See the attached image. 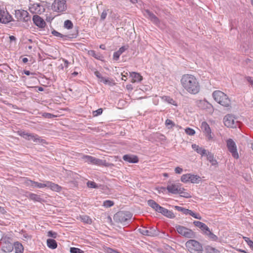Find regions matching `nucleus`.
I'll return each mask as SVG.
<instances>
[{
  "label": "nucleus",
  "instance_id": "f257e3e1",
  "mask_svg": "<svg viewBox=\"0 0 253 253\" xmlns=\"http://www.w3.org/2000/svg\"><path fill=\"white\" fill-rule=\"evenodd\" d=\"M180 83L183 89L191 94H197L200 90V85L198 79L191 74L183 75Z\"/></svg>",
  "mask_w": 253,
  "mask_h": 253
},
{
  "label": "nucleus",
  "instance_id": "f03ea898",
  "mask_svg": "<svg viewBox=\"0 0 253 253\" xmlns=\"http://www.w3.org/2000/svg\"><path fill=\"white\" fill-rule=\"evenodd\" d=\"M214 100L221 105L228 107L230 106L231 101L228 96L220 90H215L212 93Z\"/></svg>",
  "mask_w": 253,
  "mask_h": 253
},
{
  "label": "nucleus",
  "instance_id": "7ed1b4c3",
  "mask_svg": "<svg viewBox=\"0 0 253 253\" xmlns=\"http://www.w3.org/2000/svg\"><path fill=\"white\" fill-rule=\"evenodd\" d=\"M185 246L191 253H203L202 245L195 240H189L185 243Z\"/></svg>",
  "mask_w": 253,
  "mask_h": 253
},
{
  "label": "nucleus",
  "instance_id": "20e7f679",
  "mask_svg": "<svg viewBox=\"0 0 253 253\" xmlns=\"http://www.w3.org/2000/svg\"><path fill=\"white\" fill-rule=\"evenodd\" d=\"M132 217V214L128 211H120L114 215V219L117 221L124 224L130 220Z\"/></svg>",
  "mask_w": 253,
  "mask_h": 253
},
{
  "label": "nucleus",
  "instance_id": "39448f33",
  "mask_svg": "<svg viewBox=\"0 0 253 253\" xmlns=\"http://www.w3.org/2000/svg\"><path fill=\"white\" fill-rule=\"evenodd\" d=\"M83 158L84 159L85 162L88 164L96 165L98 166H104L106 167H109L112 164L106 162L105 160L99 159L91 156L85 155L84 156Z\"/></svg>",
  "mask_w": 253,
  "mask_h": 253
},
{
  "label": "nucleus",
  "instance_id": "423d86ee",
  "mask_svg": "<svg viewBox=\"0 0 253 253\" xmlns=\"http://www.w3.org/2000/svg\"><path fill=\"white\" fill-rule=\"evenodd\" d=\"M52 9L58 13L65 11L67 8V4L65 0H54L51 5Z\"/></svg>",
  "mask_w": 253,
  "mask_h": 253
},
{
  "label": "nucleus",
  "instance_id": "0eeeda50",
  "mask_svg": "<svg viewBox=\"0 0 253 253\" xmlns=\"http://www.w3.org/2000/svg\"><path fill=\"white\" fill-rule=\"evenodd\" d=\"M19 135L23 137L26 140H33V142L36 143H44L45 142V140L42 139L40 136L37 134L33 133H29L25 131H20L19 132Z\"/></svg>",
  "mask_w": 253,
  "mask_h": 253
},
{
  "label": "nucleus",
  "instance_id": "6e6552de",
  "mask_svg": "<svg viewBox=\"0 0 253 253\" xmlns=\"http://www.w3.org/2000/svg\"><path fill=\"white\" fill-rule=\"evenodd\" d=\"M175 228L179 234L186 238H194L195 237V233L189 228L179 225H175Z\"/></svg>",
  "mask_w": 253,
  "mask_h": 253
},
{
  "label": "nucleus",
  "instance_id": "1a4fd4ad",
  "mask_svg": "<svg viewBox=\"0 0 253 253\" xmlns=\"http://www.w3.org/2000/svg\"><path fill=\"white\" fill-rule=\"evenodd\" d=\"M226 146L228 151L231 153L232 157L234 159H238L239 156L237 151V145L234 141L231 138L227 139Z\"/></svg>",
  "mask_w": 253,
  "mask_h": 253
},
{
  "label": "nucleus",
  "instance_id": "9d476101",
  "mask_svg": "<svg viewBox=\"0 0 253 253\" xmlns=\"http://www.w3.org/2000/svg\"><path fill=\"white\" fill-rule=\"evenodd\" d=\"M166 188L161 187L159 192H164ZM167 189L169 193L173 194H182L183 188H181L178 184H170L167 187Z\"/></svg>",
  "mask_w": 253,
  "mask_h": 253
},
{
  "label": "nucleus",
  "instance_id": "9b49d317",
  "mask_svg": "<svg viewBox=\"0 0 253 253\" xmlns=\"http://www.w3.org/2000/svg\"><path fill=\"white\" fill-rule=\"evenodd\" d=\"M224 125L228 127H236L238 126V121L237 119L231 115H226L224 119Z\"/></svg>",
  "mask_w": 253,
  "mask_h": 253
},
{
  "label": "nucleus",
  "instance_id": "f8f14e48",
  "mask_svg": "<svg viewBox=\"0 0 253 253\" xmlns=\"http://www.w3.org/2000/svg\"><path fill=\"white\" fill-rule=\"evenodd\" d=\"M15 17L18 21L27 22L30 19L28 12L24 10H15Z\"/></svg>",
  "mask_w": 253,
  "mask_h": 253
},
{
  "label": "nucleus",
  "instance_id": "ddd939ff",
  "mask_svg": "<svg viewBox=\"0 0 253 253\" xmlns=\"http://www.w3.org/2000/svg\"><path fill=\"white\" fill-rule=\"evenodd\" d=\"M29 11L33 14H41L43 13L45 8L44 6L40 3H30L29 7Z\"/></svg>",
  "mask_w": 253,
  "mask_h": 253
},
{
  "label": "nucleus",
  "instance_id": "4468645a",
  "mask_svg": "<svg viewBox=\"0 0 253 253\" xmlns=\"http://www.w3.org/2000/svg\"><path fill=\"white\" fill-rule=\"evenodd\" d=\"M201 128L209 140L212 139L213 135L211 133V129L206 122H203L201 123Z\"/></svg>",
  "mask_w": 253,
  "mask_h": 253
},
{
  "label": "nucleus",
  "instance_id": "2eb2a0df",
  "mask_svg": "<svg viewBox=\"0 0 253 253\" xmlns=\"http://www.w3.org/2000/svg\"><path fill=\"white\" fill-rule=\"evenodd\" d=\"M12 20V16L3 9L0 8V22L6 24Z\"/></svg>",
  "mask_w": 253,
  "mask_h": 253
},
{
  "label": "nucleus",
  "instance_id": "dca6fc26",
  "mask_svg": "<svg viewBox=\"0 0 253 253\" xmlns=\"http://www.w3.org/2000/svg\"><path fill=\"white\" fill-rule=\"evenodd\" d=\"M139 232L143 235L149 236H155L158 235V231L153 227L147 228L146 227H143L141 228L138 229Z\"/></svg>",
  "mask_w": 253,
  "mask_h": 253
},
{
  "label": "nucleus",
  "instance_id": "f3484780",
  "mask_svg": "<svg viewBox=\"0 0 253 253\" xmlns=\"http://www.w3.org/2000/svg\"><path fill=\"white\" fill-rule=\"evenodd\" d=\"M144 16L150 20L154 24L158 26L160 24L159 19L152 12L148 9L145 10L144 11Z\"/></svg>",
  "mask_w": 253,
  "mask_h": 253
},
{
  "label": "nucleus",
  "instance_id": "a211bd4d",
  "mask_svg": "<svg viewBox=\"0 0 253 253\" xmlns=\"http://www.w3.org/2000/svg\"><path fill=\"white\" fill-rule=\"evenodd\" d=\"M33 21L34 23L40 28H43L46 25L44 20L38 15L33 16Z\"/></svg>",
  "mask_w": 253,
  "mask_h": 253
},
{
  "label": "nucleus",
  "instance_id": "6ab92c4d",
  "mask_svg": "<svg viewBox=\"0 0 253 253\" xmlns=\"http://www.w3.org/2000/svg\"><path fill=\"white\" fill-rule=\"evenodd\" d=\"M157 212L162 213L163 215L172 218L174 217L173 212L161 206L158 207Z\"/></svg>",
  "mask_w": 253,
  "mask_h": 253
},
{
  "label": "nucleus",
  "instance_id": "aec40b11",
  "mask_svg": "<svg viewBox=\"0 0 253 253\" xmlns=\"http://www.w3.org/2000/svg\"><path fill=\"white\" fill-rule=\"evenodd\" d=\"M123 160L129 163H136L138 162V157L132 155H125L123 157Z\"/></svg>",
  "mask_w": 253,
  "mask_h": 253
},
{
  "label": "nucleus",
  "instance_id": "412c9836",
  "mask_svg": "<svg viewBox=\"0 0 253 253\" xmlns=\"http://www.w3.org/2000/svg\"><path fill=\"white\" fill-rule=\"evenodd\" d=\"M47 186L46 187L50 188L52 191L56 192H59L61 190V187L57 184L53 183L51 181H46Z\"/></svg>",
  "mask_w": 253,
  "mask_h": 253
},
{
  "label": "nucleus",
  "instance_id": "4be33fe9",
  "mask_svg": "<svg viewBox=\"0 0 253 253\" xmlns=\"http://www.w3.org/2000/svg\"><path fill=\"white\" fill-rule=\"evenodd\" d=\"M192 148L202 156H205L208 152L207 150L203 148L202 147H199L195 144L192 145Z\"/></svg>",
  "mask_w": 253,
  "mask_h": 253
},
{
  "label": "nucleus",
  "instance_id": "5701e85b",
  "mask_svg": "<svg viewBox=\"0 0 253 253\" xmlns=\"http://www.w3.org/2000/svg\"><path fill=\"white\" fill-rule=\"evenodd\" d=\"M130 74L132 78L131 83L139 82L142 80V77L139 73L132 72Z\"/></svg>",
  "mask_w": 253,
  "mask_h": 253
},
{
  "label": "nucleus",
  "instance_id": "b1692460",
  "mask_svg": "<svg viewBox=\"0 0 253 253\" xmlns=\"http://www.w3.org/2000/svg\"><path fill=\"white\" fill-rule=\"evenodd\" d=\"M2 248L4 252H11L13 250V244L10 242H5L3 244Z\"/></svg>",
  "mask_w": 253,
  "mask_h": 253
},
{
  "label": "nucleus",
  "instance_id": "393cba45",
  "mask_svg": "<svg viewBox=\"0 0 253 253\" xmlns=\"http://www.w3.org/2000/svg\"><path fill=\"white\" fill-rule=\"evenodd\" d=\"M205 156H207V160L209 161L212 165H216L217 164V161L215 159L213 154L211 152L208 151Z\"/></svg>",
  "mask_w": 253,
  "mask_h": 253
},
{
  "label": "nucleus",
  "instance_id": "a878e982",
  "mask_svg": "<svg viewBox=\"0 0 253 253\" xmlns=\"http://www.w3.org/2000/svg\"><path fill=\"white\" fill-rule=\"evenodd\" d=\"M13 249L15 253H22L24 250L22 245L18 242L13 244Z\"/></svg>",
  "mask_w": 253,
  "mask_h": 253
},
{
  "label": "nucleus",
  "instance_id": "bb28decb",
  "mask_svg": "<svg viewBox=\"0 0 253 253\" xmlns=\"http://www.w3.org/2000/svg\"><path fill=\"white\" fill-rule=\"evenodd\" d=\"M47 246L48 248L52 249H55L57 247V243L55 240L51 239L47 240Z\"/></svg>",
  "mask_w": 253,
  "mask_h": 253
},
{
  "label": "nucleus",
  "instance_id": "cd10ccee",
  "mask_svg": "<svg viewBox=\"0 0 253 253\" xmlns=\"http://www.w3.org/2000/svg\"><path fill=\"white\" fill-rule=\"evenodd\" d=\"M184 214H186V215H188V214L190 215L191 216H192V217H193L196 219H202V217L199 214H197V213L194 212L191 210H190L188 209H186V210H185Z\"/></svg>",
  "mask_w": 253,
  "mask_h": 253
},
{
  "label": "nucleus",
  "instance_id": "c85d7f7f",
  "mask_svg": "<svg viewBox=\"0 0 253 253\" xmlns=\"http://www.w3.org/2000/svg\"><path fill=\"white\" fill-rule=\"evenodd\" d=\"M148 205L153 209L155 211H157L158 207H160V205L157 204L155 201L153 200H149L147 201Z\"/></svg>",
  "mask_w": 253,
  "mask_h": 253
},
{
  "label": "nucleus",
  "instance_id": "c756f323",
  "mask_svg": "<svg viewBox=\"0 0 253 253\" xmlns=\"http://www.w3.org/2000/svg\"><path fill=\"white\" fill-rule=\"evenodd\" d=\"M46 181H45L43 183H39L38 182L32 181H31L32 186L35 187H38L39 188H43L44 187H46L47 184Z\"/></svg>",
  "mask_w": 253,
  "mask_h": 253
},
{
  "label": "nucleus",
  "instance_id": "7c9ffc66",
  "mask_svg": "<svg viewBox=\"0 0 253 253\" xmlns=\"http://www.w3.org/2000/svg\"><path fill=\"white\" fill-rule=\"evenodd\" d=\"M200 181V176L197 175L190 174L189 182L192 183H198Z\"/></svg>",
  "mask_w": 253,
  "mask_h": 253
},
{
  "label": "nucleus",
  "instance_id": "2f4dec72",
  "mask_svg": "<svg viewBox=\"0 0 253 253\" xmlns=\"http://www.w3.org/2000/svg\"><path fill=\"white\" fill-rule=\"evenodd\" d=\"M88 54L92 57H94L95 58L101 60L103 57L102 55L99 53H96L94 50H89L88 52Z\"/></svg>",
  "mask_w": 253,
  "mask_h": 253
},
{
  "label": "nucleus",
  "instance_id": "473e14b6",
  "mask_svg": "<svg viewBox=\"0 0 253 253\" xmlns=\"http://www.w3.org/2000/svg\"><path fill=\"white\" fill-rule=\"evenodd\" d=\"M193 224L195 226L200 228L202 231H204L205 229L208 226L205 223L199 221H194L193 222Z\"/></svg>",
  "mask_w": 253,
  "mask_h": 253
},
{
  "label": "nucleus",
  "instance_id": "72a5a7b5",
  "mask_svg": "<svg viewBox=\"0 0 253 253\" xmlns=\"http://www.w3.org/2000/svg\"><path fill=\"white\" fill-rule=\"evenodd\" d=\"M205 251L207 253H220L218 250L210 246L206 247Z\"/></svg>",
  "mask_w": 253,
  "mask_h": 253
},
{
  "label": "nucleus",
  "instance_id": "f704fd0d",
  "mask_svg": "<svg viewBox=\"0 0 253 253\" xmlns=\"http://www.w3.org/2000/svg\"><path fill=\"white\" fill-rule=\"evenodd\" d=\"M99 82H103L106 84H109V85H113L115 84L113 80H110L109 78H101V80H99Z\"/></svg>",
  "mask_w": 253,
  "mask_h": 253
},
{
  "label": "nucleus",
  "instance_id": "c9c22d12",
  "mask_svg": "<svg viewBox=\"0 0 253 253\" xmlns=\"http://www.w3.org/2000/svg\"><path fill=\"white\" fill-rule=\"evenodd\" d=\"M165 125L168 128L170 129L175 126V124L171 120L167 119L165 122Z\"/></svg>",
  "mask_w": 253,
  "mask_h": 253
},
{
  "label": "nucleus",
  "instance_id": "e433bc0d",
  "mask_svg": "<svg viewBox=\"0 0 253 253\" xmlns=\"http://www.w3.org/2000/svg\"><path fill=\"white\" fill-rule=\"evenodd\" d=\"M29 198L32 200H34V201H40V200H41V198L40 197L37 195V194H34V193H31L29 194Z\"/></svg>",
  "mask_w": 253,
  "mask_h": 253
},
{
  "label": "nucleus",
  "instance_id": "4c0bfd02",
  "mask_svg": "<svg viewBox=\"0 0 253 253\" xmlns=\"http://www.w3.org/2000/svg\"><path fill=\"white\" fill-rule=\"evenodd\" d=\"M64 26L65 28L68 29H71L73 28V24L71 20H66L64 22Z\"/></svg>",
  "mask_w": 253,
  "mask_h": 253
},
{
  "label": "nucleus",
  "instance_id": "58836bf2",
  "mask_svg": "<svg viewBox=\"0 0 253 253\" xmlns=\"http://www.w3.org/2000/svg\"><path fill=\"white\" fill-rule=\"evenodd\" d=\"M190 173L183 174L181 177V181L184 183L189 182V177Z\"/></svg>",
  "mask_w": 253,
  "mask_h": 253
},
{
  "label": "nucleus",
  "instance_id": "ea45409f",
  "mask_svg": "<svg viewBox=\"0 0 253 253\" xmlns=\"http://www.w3.org/2000/svg\"><path fill=\"white\" fill-rule=\"evenodd\" d=\"M82 220L86 223H91V219L87 215H83L81 217Z\"/></svg>",
  "mask_w": 253,
  "mask_h": 253
},
{
  "label": "nucleus",
  "instance_id": "a19ab883",
  "mask_svg": "<svg viewBox=\"0 0 253 253\" xmlns=\"http://www.w3.org/2000/svg\"><path fill=\"white\" fill-rule=\"evenodd\" d=\"M243 239L248 244L250 247L253 250V241L251 240L249 238L247 237H243Z\"/></svg>",
  "mask_w": 253,
  "mask_h": 253
},
{
  "label": "nucleus",
  "instance_id": "79ce46f5",
  "mask_svg": "<svg viewBox=\"0 0 253 253\" xmlns=\"http://www.w3.org/2000/svg\"><path fill=\"white\" fill-rule=\"evenodd\" d=\"M243 239L248 244L250 247L253 250V241L251 240L249 238L247 237H243Z\"/></svg>",
  "mask_w": 253,
  "mask_h": 253
},
{
  "label": "nucleus",
  "instance_id": "37998d69",
  "mask_svg": "<svg viewBox=\"0 0 253 253\" xmlns=\"http://www.w3.org/2000/svg\"><path fill=\"white\" fill-rule=\"evenodd\" d=\"M104 251L106 253H121L117 250L113 249L109 247L105 248L104 249Z\"/></svg>",
  "mask_w": 253,
  "mask_h": 253
},
{
  "label": "nucleus",
  "instance_id": "c03bdc74",
  "mask_svg": "<svg viewBox=\"0 0 253 253\" xmlns=\"http://www.w3.org/2000/svg\"><path fill=\"white\" fill-rule=\"evenodd\" d=\"M87 186L91 188H97L98 186L93 181H88L87 182Z\"/></svg>",
  "mask_w": 253,
  "mask_h": 253
},
{
  "label": "nucleus",
  "instance_id": "a18cd8bd",
  "mask_svg": "<svg viewBox=\"0 0 253 253\" xmlns=\"http://www.w3.org/2000/svg\"><path fill=\"white\" fill-rule=\"evenodd\" d=\"M114 205V202L110 200H106L103 203V206L106 208H109Z\"/></svg>",
  "mask_w": 253,
  "mask_h": 253
},
{
  "label": "nucleus",
  "instance_id": "49530a36",
  "mask_svg": "<svg viewBox=\"0 0 253 253\" xmlns=\"http://www.w3.org/2000/svg\"><path fill=\"white\" fill-rule=\"evenodd\" d=\"M207 237L209 238V239H210V240H211L212 241H216L218 239V237H217V236L214 235L211 232L209 234V235H208V236Z\"/></svg>",
  "mask_w": 253,
  "mask_h": 253
},
{
  "label": "nucleus",
  "instance_id": "de8ad7c7",
  "mask_svg": "<svg viewBox=\"0 0 253 253\" xmlns=\"http://www.w3.org/2000/svg\"><path fill=\"white\" fill-rule=\"evenodd\" d=\"M71 253H84V251L80 249L76 248H71L70 249Z\"/></svg>",
  "mask_w": 253,
  "mask_h": 253
},
{
  "label": "nucleus",
  "instance_id": "09e8293b",
  "mask_svg": "<svg viewBox=\"0 0 253 253\" xmlns=\"http://www.w3.org/2000/svg\"><path fill=\"white\" fill-rule=\"evenodd\" d=\"M185 132L189 135H193L195 133V131L191 128H186L185 130Z\"/></svg>",
  "mask_w": 253,
  "mask_h": 253
},
{
  "label": "nucleus",
  "instance_id": "8fccbe9b",
  "mask_svg": "<svg viewBox=\"0 0 253 253\" xmlns=\"http://www.w3.org/2000/svg\"><path fill=\"white\" fill-rule=\"evenodd\" d=\"M102 109L99 108L96 111H93L92 115L94 117H96L101 115L102 113Z\"/></svg>",
  "mask_w": 253,
  "mask_h": 253
},
{
  "label": "nucleus",
  "instance_id": "3c124183",
  "mask_svg": "<svg viewBox=\"0 0 253 253\" xmlns=\"http://www.w3.org/2000/svg\"><path fill=\"white\" fill-rule=\"evenodd\" d=\"M47 236L48 237H52L53 238H56L57 236V233H56L55 232H53L52 231H49L47 233Z\"/></svg>",
  "mask_w": 253,
  "mask_h": 253
},
{
  "label": "nucleus",
  "instance_id": "603ef678",
  "mask_svg": "<svg viewBox=\"0 0 253 253\" xmlns=\"http://www.w3.org/2000/svg\"><path fill=\"white\" fill-rule=\"evenodd\" d=\"M128 48L127 46H123L119 48V49L117 51L120 54H122L123 52H124Z\"/></svg>",
  "mask_w": 253,
  "mask_h": 253
},
{
  "label": "nucleus",
  "instance_id": "864d4df0",
  "mask_svg": "<svg viewBox=\"0 0 253 253\" xmlns=\"http://www.w3.org/2000/svg\"><path fill=\"white\" fill-rule=\"evenodd\" d=\"M108 11V10H104L102 12V13H101V19L102 20H104L106 18V16L107 15V11Z\"/></svg>",
  "mask_w": 253,
  "mask_h": 253
},
{
  "label": "nucleus",
  "instance_id": "5fc2aeb1",
  "mask_svg": "<svg viewBox=\"0 0 253 253\" xmlns=\"http://www.w3.org/2000/svg\"><path fill=\"white\" fill-rule=\"evenodd\" d=\"M121 54H120L118 51H116L113 54V59L114 60L117 61L120 56Z\"/></svg>",
  "mask_w": 253,
  "mask_h": 253
},
{
  "label": "nucleus",
  "instance_id": "6e6d98bb",
  "mask_svg": "<svg viewBox=\"0 0 253 253\" xmlns=\"http://www.w3.org/2000/svg\"><path fill=\"white\" fill-rule=\"evenodd\" d=\"M52 34L54 36H56V37H61V38H63L64 37V35H63L62 34H61V33H59L58 32H57V31H56L55 30H53L52 32Z\"/></svg>",
  "mask_w": 253,
  "mask_h": 253
},
{
  "label": "nucleus",
  "instance_id": "4d7b16f0",
  "mask_svg": "<svg viewBox=\"0 0 253 253\" xmlns=\"http://www.w3.org/2000/svg\"><path fill=\"white\" fill-rule=\"evenodd\" d=\"M245 79L252 86H253V77L247 76L245 77Z\"/></svg>",
  "mask_w": 253,
  "mask_h": 253
},
{
  "label": "nucleus",
  "instance_id": "13d9d810",
  "mask_svg": "<svg viewBox=\"0 0 253 253\" xmlns=\"http://www.w3.org/2000/svg\"><path fill=\"white\" fill-rule=\"evenodd\" d=\"M203 233L208 236L209 234L211 232V231L210 230V228L207 226L204 231H202Z\"/></svg>",
  "mask_w": 253,
  "mask_h": 253
},
{
  "label": "nucleus",
  "instance_id": "bf43d9fd",
  "mask_svg": "<svg viewBox=\"0 0 253 253\" xmlns=\"http://www.w3.org/2000/svg\"><path fill=\"white\" fill-rule=\"evenodd\" d=\"M174 171L176 173L180 174L182 172L183 169L179 167H177L175 168Z\"/></svg>",
  "mask_w": 253,
  "mask_h": 253
},
{
  "label": "nucleus",
  "instance_id": "052dcab7",
  "mask_svg": "<svg viewBox=\"0 0 253 253\" xmlns=\"http://www.w3.org/2000/svg\"><path fill=\"white\" fill-rule=\"evenodd\" d=\"M94 74L99 79V80H101V78H103V77L101 76V74L98 71H95L94 72Z\"/></svg>",
  "mask_w": 253,
  "mask_h": 253
},
{
  "label": "nucleus",
  "instance_id": "680f3d73",
  "mask_svg": "<svg viewBox=\"0 0 253 253\" xmlns=\"http://www.w3.org/2000/svg\"><path fill=\"white\" fill-rule=\"evenodd\" d=\"M180 194H181V196L185 197V198L190 197V196L189 195V194L188 193L184 192V189L182 190V193Z\"/></svg>",
  "mask_w": 253,
  "mask_h": 253
},
{
  "label": "nucleus",
  "instance_id": "e2e57ef3",
  "mask_svg": "<svg viewBox=\"0 0 253 253\" xmlns=\"http://www.w3.org/2000/svg\"><path fill=\"white\" fill-rule=\"evenodd\" d=\"M175 209L177 210L178 211H181L183 212V213H185V210H186V209H184L181 207L176 206Z\"/></svg>",
  "mask_w": 253,
  "mask_h": 253
},
{
  "label": "nucleus",
  "instance_id": "0e129e2a",
  "mask_svg": "<svg viewBox=\"0 0 253 253\" xmlns=\"http://www.w3.org/2000/svg\"><path fill=\"white\" fill-rule=\"evenodd\" d=\"M62 60L64 62L65 67L67 68L68 67V65L69 64V62H68V61L64 58H62Z\"/></svg>",
  "mask_w": 253,
  "mask_h": 253
},
{
  "label": "nucleus",
  "instance_id": "69168bd1",
  "mask_svg": "<svg viewBox=\"0 0 253 253\" xmlns=\"http://www.w3.org/2000/svg\"><path fill=\"white\" fill-rule=\"evenodd\" d=\"M9 39L10 41H15L16 40V38L13 36H10L9 37Z\"/></svg>",
  "mask_w": 253,
  "mask_h": 253
},
{
  "label": "nucleus",
  "instance_id": "338daca9",
  "mask_svg": "<svg viewBox=\"0 0 253 253\" xmlns=\"http://www.w3.org/2000/svg\"><path fill=\"white\" fill-rule=\"evenodd\" d=\"M22 61L23 63H26L28 61V59L27 58L24 57L22 59Z\"/></svg>",
  "mask_w": 253,
  "mask_h": 253
},
{
  "label": "nucleus",
  "instance_id": "774afa93",
  "mask_svg": "<svg viewBox=\"0 0 253 253\" xmlns=\"http://www.w3.org/2000/svg\"><path fill=\"white\" fill-rule=\"evenodd\" d=\"M99 47L101 49H104V50L106 49V47H105V45L104 44H101L100 45Z\"/></svg>",
  "mask_w": 253,
  "mask_h": 253
}]
</instances>
